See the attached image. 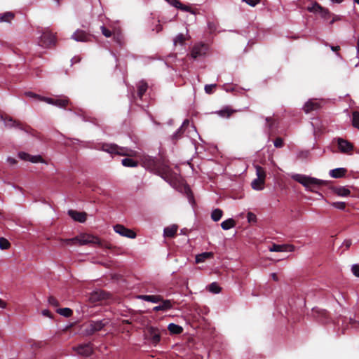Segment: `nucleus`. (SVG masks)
I'll use <instances>...</instances> for the list:
<instances>
[{
  "instance_id": "f257e3e1",
  "label": "nucleus",
  "mask_w": 359,
  "mask_h": 359,
  "mask_svg": "<svg viewBox=\"0 0 359 359\" xmlns=\"http://www.w3.org/2000/svg\"><path fill=\"white\" fill-rule=\"evenodd\" d=\"M149 165L151 166L154 170L162 178L166 181H170L175 178V173L170 168L168 163L162 158H149L148 160Z\"/></svg>"
},
{
  "instance_id": "f03ea898",
  "label": "nucleus",
  "mask_w": 359,
  "mask_h": 359,
  "mask_svg": "<svg viewBox=\"0 0 359 359\" xmlns=\"http://www.w3.org/2000/svg\"><path fill=\"white\" fill-rule=\"evenodd\" d=\"M292 179L302 184L306 189L312 192H316L315 188H318L321 186L327 185V182L319 180L310 176L294 174L291 176Z\"/></svg>"
},
{
  "instance_id": "7ed1b4c3",
  "label": "nucleus",
  "mask_w": 359,
  "mask_h": 359,
  "mask_svg": "<svg viewBox=\"0 0 359 359\" xmlns=\"http://www.w3.org/2000/svg\"><path fill=\"white\" fill-rule=\"evenodd\" d=\"M100 239L97 237L89 234H83L73 238L64 239L62 243L67 245H83L88 243H98Z\"/></svg>"
},
{
  "instance_id": "20e7f679",
  "label": "nucleus",
  "mask_w": 359,
  "mask_h": 359,
  "mask_svg": "<svg viewBox=\"0 0 359 359\" xmlns=\"http://www.w3.org/2000/svg\"><path fill=\"white\" fill-rule=\"evenodd\" d=\"M110 323L109 318L98 320H90L86 324L85 332L87 335H93L100 331H105V327Z\"/></svg>"
},
{
  "instance_id": "39448f33",
  "label": "nucleus",
  "mask_w": 359,
  "mask_h": 359,
  "mask_svg": "<svg viewBox=\"0 0 359 359\" xmlns=\"http://www.w3.org/2000/svg\"><path fill=\"white\" fill-rule=\"evenodd\" d=\"M102 150L111 154H117L120 156H133L135 151L127 147H119L115 144H103Z\"/></svg>"
},
{
  "instance_id": "423d86ee",
  "label": "nucleus",
  "mask_w": 359,
  "mask_h": 359,
  "mask_svg": "<svg viewBox=\"0 0 359 359\" xmlns=\"http://www.w3.org/2000/svg\"><path fill=\"white\" fill-rule=\"evenodd\" d=\"M334 140L337 142L338 149L341 153L349 154L354 149L353 144L345 139L337 137Z\"/></svg>"
},
{
  "instance_id": "0eeeda50",
  "label": "nucleus",
  "mask_w": 359,
  "mask_h": 359,
  "mask_svg": "<svg viewBox=\"0 0 359 359\" xmlns=\"http://www.w3.org/2000/svg\"><path fill=\"white\" fill-rule=\"evenodd\" d=\"M114 230L116 233L120 234L122 236L135 238L136 237V233L131 229L125 227L122 224H116L114 226Z\"/></svg>"
},
{
  "instance_id": "6e6552de",
  "label": "nucleus",
  "mask_w": 359,
  "mask_h": 359,
  "mask_svg": "<svg viewBox=\"0 0 359 359\" xmlns=\"http://www.w3.org/2000/svg\"><path fill=\"white\" fill-rule=\"evenodd\" d=\"M72 38L76 41L88 42L92 41L93 36L83 30L77 29Z\"/></svg>"
},
{
  "instance_id": "1a4fd4ad",
  "label": "nucleus",
  "mask_w": 359,
  "mask_h": 359,
  "mask_svg": "<svg viewBox=\"0 0 359 359\" xmlns=\"http://www.w3.org/2000/svg\"><path fill=\"white\" fill-rule=\"evenodd\" d=\"M208 50V46L205 43H198L194 46L191 50V57L197 58L206 54Z\"/></svg>"
},
{
  "instance_id": "9d476101",
  "label": "nucleus",
  "mask_w": 359,
  "mask_h": 359,
  "mask_svg": "<svg viewBox=\"0 0 359 359\" xmlns=\"http://www.w3.org/2000/svg\"><path fill=\"white\" fill-rule=\"evenodd\" d=\"M79 355L89 356L93 353V348L90 344H81L73 348Z\"/></svg>"
},
{
  "instance_id": "9b49d317",
  "label": "nucleus",
  "mask_w": 359,
  "mask_h": 359,
  "mask_svg": "<svg viewBox=\"0 0 359 359\" xmlns=\"http://www.w3.org/2000/svg\"><path fill=\"white\" fill-rule=\"evenodd\" d=\"M148 337L151 343L156 345L161 341V332L156 327H150L148 329Z\"/></svg>"
},
{
  "instance_id": "f8f14e48",
  "label": "nucleus",
  "mask_w": 359,
  "mask_h": 359,
  "mask_svg": "<svg viewBox=\"0 0 359 359\" xmlns=\"http://www.w3.org/2000/svg\"><path fill=\"white\" fill-rule=\"evenodd\" d=\"M46 48H54L57 45V39L56 34L53 33L46 27Z\"/></svg>"
},
{
  "instance_id": "ddd939ff",
  "label": "nucleus",
  "mask_w": 359,
  "mask_h": 359,
  "mask_svg": "<svg viewBox=\"0 0 359 359\" xmlns=\"http://www.w3.org/2000/svg\"><path fill=\"white\" fill-rule=\"evenodd\" d=\"M295 247L292 245L289 244H283L278 245L273 243L270 248L269 250L271 252H293L294 250Z\"/></svg>"
},
{
  "instance_id": "4468645a",
  "label": "nucleus",
  "mask_w": 359,
  "mask_h": 359,
  "mask_svg": "<svg viewBox=\"0 0 359 359\" xmlns=\"http://www.w3.org/2000/svg\"><path fill=\"white\" fill-rule=\"evenodd\" d=\"M18 157L24 161H28L32 163H39V162H43V158L40 155H30L25 152H20L18 154Z\"/></svg>"
},
{
  "instance_id": "2eb2a0df",
  "label": "nucleus",
  "mask_w": 359,
  "mask_h": 359,
  "mask_svg": "<svg viewBox=\"0 0 359 359\" xmlns=\"http://www.w3.org/2000/svg\"><path fill=\"white\" fill-rule=\"evenodd\" d=\"M161 304L158 306H154L153 308V311L155 312H158L160 311H166L172 308V301L170 299H163L160 302Z\"/></svg>"
},
{
  "instance_id": "dca6fc26",
  "label": "nucleus",
  "mask_w": 359,
  "mask_h": 359,
  "mask_svg": "<svg viewBox=\"0 0 359 359\" xmlns=\"http://www.w3.org/2000/svg\"><path fill=\"white\" fill-rule=\"evenodd\" d=\"M69 215L75 221L79 222H84L86 220L87 215L84 212H78L73 210H69L68 211Z\"/></svg>"
},
{
  "instance_id": "f3484780",
  "label": "nucleus",
  "mask_w": 359,
  "mask_h": 359,
  "mask_svg": "<svg viewBox=\"0 0 359 359\" xmlns=\"http://www.w3.org/2000/svg\"><path fill=\"white\" fill-rule=\"evenodd\" d=\"M313 312L315 313L316 317L319 318L323 323H327L328 322L329 313L326 310L314 309H313Z\"/></svg>"
},
{
  "instance_id": "a211bd4d",
  "label": "nucleus",
  "mask_w": 359,
  "mask_h": 359,
  "mask_svg": "<svg viewBox=\"0 0 359 359\" xmlns=\"http://www.w3.org/2000/svg\"><path fill=\"white\" fill-rule=\"evenodd\" d=\"M189 125V120H184L181 127L173 134L172 137V140L177 141L179 139H180L184 133L185 129L188 127Z\"/></svg>"
},
{
  "instance_id": "6ab92c4d",
  "label": "nucleus",
  "mask_w": 359,
  "mask_h": 359,
  "mask_svg": "<svg viewBox=\"0 0 359 359\" xmlns=\"http://www.w3.org/2000/svg\"><path fill=\"white\" fill-rule=\"evenodd\" d=\"M46 103L51 104L60 107H65L68 104V100L67 99L46 97Z\"/></svg>"
},
{
  "instance_id": "aec40b11",
  "label": "nucleus",
  "mask_w": 359,
  "mask_h": 359,
  "mask_svg": "<svg viewBox=\"0 0 359 359\" xmlns=\"http://www.w3.org/2000/svg\"><path fill=\"white\" fill-rule=\"evenodd\" d=\"M320 107V105L318 102L309 100L305 103L303 109L305 111V113L308 114L312 111L318 109Z\"/></svg>"
},
{
  "instance_id": "412c9836",
  "label": "nucleus",
  "mask_w": 359,
  "mask_h": 359,
  "mask_svg": "<svg viewBox=\"0 0 359 359\" xmlns=\"http://www.w3.org/2000/svg\"><path fill=\"white\" fill-rule=\"evenodd\" d=\"M332 189L339 196H347L351 194L350 190L345 187H334Z\"/></svg>"
},
{
  "instance_id": "4be33fe9",
  "label": "nucleus",
  "mask_w": 359,
  "mask_h": 359,
  "mask_svg": "<svg viewBox=\"0 0 359 359\" xmlns=\"http://www.w3.org/2000/svg\"><path fill=\"white\" fill-rule=\"evenodd\" d=\"M347 170L344 168H339L331 170L330 171V175L333 178H341L345 176Z\"/></svg>"
},
{
  "instance_id": "5701e85b",
  "label": "nucleus",
  "mask_w": 359,
  "mask_h": 359,
  "mask_svg": "<svg viewBox=\"0 0 359 359\" xmlns=\"http://www.w3.org/2000/svg\"><path fill=\"white\" fill-rule=\"evenodd\" d=\"M139 298L149 302L158 303L162 300L161 295H140Z\"/></svg>"
},
{
  "instance_id": "b1692460",
  "label": "nucleus",
  "mask_w": 359,
  "mask_h": 359,
  "mask_svg": "<svg viewBox=\"0 0 359 359\" xmlns=\"http://www.w3.org/2000/svg\"><path fill=\"white\" fill-rule=\"evenodd\" d=\"M177 225H172L170 226H167L164 229V236L168 238H173L175 236L177 231Z\"/></svg>"
},
{
  "instance_id": "393cba45",
  "label": "nucleus",
  "mask_w": 359,
  "mask_h": 359,
  "mask_svg": "<svg viewBox=\"0 0 359 359\" xmlns=\"http://www.w3.org/2000/svg\"><path fill=\"white\" fill-rule=\"evenodd\" d=\"M213 256H214V254L211 252H203L201 254L196 255V263L203 262L206 259L213 257Z\"/></svg>"
},
{
  "instance_id": "a878e982",
  "label": "nucleus",
  "mask_w": 359,
  "mask_h": 359,
  "mask_svg": "<svg viewBox=\"0 0 359 359\" xmlns=\"http://www.w3.org/2000/svg\"><path fill=\"white\" fill-rule=\"evenodd\" d=\"M148 85L147 83L142 81L137 85V96L142 99L146 91L147 90Z\"/></svg>"
},
{
  "instance_id": "bb28decb",
  "label": "nucleus",
  "mask_w": 359,
  "mask_h": 359,
  "mask_svg": "<svg viewBox=\"0 0 359 359\" xmlns=\"http://www.w3.org/2000/svg\"><path fill=\"white\" fill-rule=\"evenodd\" d=\"M0 118L4 121L6 127L13 128V127H20V124L17 123L15 121L13 120L11 118L6 117L4 118L2 116H0Z\"/></svg>"
},
{
  "instance_id": "cd10ccee",
  "label": "nucleus",
  "mask_w": 359,
  "mask_h": 359,
  "mask_svg": "<svg viewBox=\"0 0 359 359\" xmlns=\"http://www.w3.org/2000/svg\"><path fill=\"white\" fill-rule=\"evenodd\" d=\"M168 330L171 334H179L183 332V328L175 323H170L168 326Z\"/></svg>"
},
{
  "instance_id": "c85d7f7f",
  "label": "nucleus",
  "mask_w": 359,
  "mask_h": 359,
  "mask_svg": "<svg viewBox=\"0 0 359 359\" xmlns=\"http://www.w3.org/2000/svg\"><path fill=\"white\" fill-rule=\"evenodd\" d=\"M236 221L232 218H229L221 223V227L224 230H229V229L234 227L236 226Z\"/></svg>"
},
{
  "instance_id": "c756f323",
  "label": "nucleus",
  "mask_w": 359,
  "mask_h": 359,
  "mask_svg": "<svg viewBox=\"0 0 359 359\" xmlns=\"http://www.w3.org/2000/svg\"><path fill=\"white\" fill-rule=\"evenodd\" d=\"M264 182L265 181L256 178L252 182L251 186L255 190H262L264 189Z\"/></svg>"
},
{
  "instance_id": "7c9ffc66",
  "label": "nucleus",
  "mask_w": 359,
  "mask_h": 359,
  "mask_svg": "<svg viewBox=\"0 0 359 359\" xmlns=\"http://www.w3.org/2000/svg\"><path fill=\"white\" fill-rule=\"evenodd\" d=\"M104 299V292L102 291L95 292L91 294L90 299L93 302H98L101 299Z\"/></svg>"
},
{
  "instance_id": "2f4dec72",
  "label": "nucleus",
  "mask_w": 359,
  "mask_h": 359,
  "mask_svg": "<svg viewBox=\"0 0 359 359\" xmlns=\"http://www.w3.org/2000/svg\"><path fill=\"white\" fill-rule=\"evenodd\" d=\"M222 215L223 211L219 208H217L212 210L211 213V218L214 222H218L219 220H220Z\"/></svg>"
},
{
  "instance_id": "473e14b6",
  "label": "nucleus",
  "mask_w": 359,
  "mask_h": 359,
  "mask_svg": "<svg viewBox=\"0 0 359 359\" xmlns=\"http://www.w3.org/2000/svg\"><path fill=\"white\" fill-rule=\"evenodd\" d=\"M234 112H236L235 110L231 109L228 107H226L224 109H221L217 112V114L223 117V118H229L230 117Z\"/></svg>"
},
{
  "instance_id": "72a5a7b5",
  "label": "nucleus",
  "mask_w": 359,
  "mask_h": 359,
  "mask_svg": "<svg viewBox=\"0 0 359 359\" xmlns=\"http://www.w3.org/2000/svg\"><path fill=\"white\" fill-rule=\"evenodd\" d=\"M121 163L125 167H136L138 164L137 161L129 158H123Z\"/></svg>"
},
{
  "instance_id": "f704fd0d",
  "label": "nucleus",
  "mask_w": 359,
  "mask_h": 359,
  "mask_svg": "<svg viewBox=\"0 0 359 359\" xmlns=\"http://www.w3.org/2000/svg\"><path fill=\"white\" fill-rule=\"evenodd\" d=\"M56 311L57 313L67 318L72 316L73 314L72 310L69 308L57 309Z\"/></svg>"
},
{
  "instance_id": "c9c22d12",
  "label": "nucleus",
  "mask_w": 359,
  "mask_h": 359,
  "mask_svg": "<svg viewBox=\"0 0 359 359\" xmlns=\"http://www.w3.org/2000/svg\"><path fill=\"white\" fill-rule=\"evenodd\" d=\"M255 168H256V174L257 176V178H259V180H262L265 181L266 172H265L264 169L259 165H256Z\"/></svg>"
},
{
  "instance_id": "e433bc0d",
  "label": "nucleus",
  "mask_w": 359,
  "mask_h": 359,
  "mask_svg": "<svg viewBox=\"0 0 359 359\" xmlns=\"http://www.w3.org/2000/svg\"><path fill=\"white\" fill-rule=\"evenodd\" d=\"M352 124L353 127L359 129V112L357 111L352 114Z\"/></svg>"
},
{
  "instance_id": "4c0bfd02",
  "label": "nucleus",
  "mask_w": 359,
  "mask_h": 359,
  "mask_svg": "<svg viewBox=\"0 0 359 359\" xmlns=\"http://www.w3.org/2000/svg\"><path fill=\"white\" fill-rule=\"evenodd\" d=\"M14 17V15L11 12H7L1 15L0 20L1 22H10Z\"/></svg>"
},
{
  "instance_id": "58836bf2",
  "label": "nucleus",
  "mask_w": 359,
  "mask_h": 359,
  "mask_svg": "<svg viewBox=\"0 0 359 359\" xmlns=\"http://www.w3.org/2000/svg\"><path fill=\"white\" fill-rule=\"evenodd\" d=\"M209 290L215 294H217L221 291V287L217 283H212L208 286Z\"/></svg>"
},
{
  "instance_id": "ea45409f",
  "label": "nucleus",
  "mask_w": 359,
  "mask_h": 359,
  "mask_svg": "<svg viewBox=\"0 0 359 359\" xmlns=\"http://www.w3.org/2000/svg\"><path fill=\"white\" fill-rule=\"evenodd\" d=\"M25 95L28 97L33 98L41 102H43L45 100V98L43 97L38 95L32 92H26Z\"/></svg>"
},
{
  "instance_id": "a19ab883",
  "label": "nucleus",
  "mask_w": 359,
  "mask_h": 359,
  "mask_svg": "<svg viewBox=\"0 0 359 359\" xmlns=\"http://www.w3.org/2000/svg\"><path fill=\"white\" fill-rule=\"evenodd\" d=\"M11 244L9 241L5 238H0V249L7 250L10 248Z\"/></svg>"
},
{
  "instance_id": "79ce46f5",
  "label": "nucleus",
  "mask_w": 359,
  "mask_h": 359,
  "mask_svg": "<svg viewBox=\"0 0 359 359\" xmlns=\"http://www.w3.org/2000/svg\"><path fill=\"white\" fill-rule=\"evenodd\" d=\"M323 7H322L319 4L315 3L311 7L308 8V10L310 12L320 13L323 10Z\"/></svg>"
},
{
  "instance_id": "37998d69",
  "label": "nucleus",
  "mask_w": 359,
  "mask_h": 359,
  "mask_svg": "<svg viewBox=\"0 0 359 359\" xmlns=\"http://www.w3.org/2000/svg\"><path fill=\"white\" fill-rule=\"evenodd\" d=\"M331 205L337 209L344 210L346 208V203L345 202H333Z\"/></svg>"
},
{
  "instance_id": "c03bdc74",
  "label": "nucleus",
  "mask_w": 359,
  "mask_h": 359,
  "mask_svg": "<svg viewBox=\"0 0 359 359\" xmlns=\"http://www.w3.org/2000/svg\"><path fill=\"white\" fill-rule=\"evenodd\" d=\"M248 222L254 224L257 222V216L252 212H249L247 215Z\"/></svg>"
},
{
  "instance_id": "a18cd8bd",
  "label": "nucleus",
  "mask_w": 359,
  "mask_h": 359,
  "mask_svg": "<svg viewBox=\"0 0 359 359\" xmlns=\"http://www.w3.org/2000/svg\"><path fill=\"white\" fill-rule=\"evenodd\" d=\"M320 13L321 15V17L325 20L329 19L332 16V14L328 11V9L325 8H323V10L320 12Z\"/></svg>"
},
{
  "instance_id": "49530a36",
  "label": "nucleus",
  "mask_w": 359,
  "mask_h": 359,
  "mask_svg": "<svg viewBox=\"0 0 359 359\" xmlns=\"http://www.w3.org/2000/svg\"><path fill=\"white\" fill-rule=\"evenodd\" d=\"M217 87V84H210L205 86V91L207 94H212Z\"/></svg>"
},
{
  "instance_id": "de8ad7c7",
  "label": "nucleus",
  "mask_w": 359,
  "mask_h": 359,
  "mask_svg": "<svg viewBox=\"0 0 359 359\" xmlns=\"http://www.w3.org/2000/svg\"><path fill=\"white\" fill-rule=\"evenodd\" d=\"M185 41V37L182 34H180L176 36V38L174 40L175 44L180 43L181 45L184 44Z\"/></svg>"
},
{
  "instance_id": "09e8293b",
  "label": "nucleus",
  "mask_w": 359,
  "mask_h": 359,
  "mask_svg": "<svg viewBox=\"0 0 359 359\" xmlns=\"http://www.w3.org/2000/svg\"><path fill=\"white\" fill-rule=\"evenodd\" d=\"M266 127L269 130H271L275 123V120L272 117L266 118Z\"/></svg>"
},
{
  "instance_id": "8fccbe9b",
  "label": "nucleus",
  "mask_w": 359,
  "mask_h": 359,
  "mask_svg": "<svg viewBox=\"0 0 359 359\" xmlns=\"http://www.w3.org/2000/svg\"><path fill=\"white\" fill-rule=\"evenodd\" d=\"M273 144H274L275 147H276V148H281V147H283V145H284V142H283V138H281L280 137L276 138L274 142H273Z\"/></svg>"
},
{
  "instance_id": "3c124183",
  "label": "nucleus",
  "mask_w": 359,
  "mask_h": 359,
  "mask_svg": "<svg viewBox=\"0 0 359 359\" xmlns=\"http://www.w3.org/2000/svg\"><path fill=\"white\" fill-rule=\"evenodd\" d=\"M178 9H180L181 11H183L189 12V13H193V14L196 13L194 12V11L190 6L184 5L183 4H182V6H180Z\"/></svg>"
},
{
  "instance_id": "603ef678",
  "label": "nucleus",
  "mask_w": 359,
  "mask_h": 359,
  "mask_svg": "<svg viewBox=\"0 0 359 359\" xmlns=\"http://www.w3.org/2000/svg\"><path fill=\"white\" fill-rule=\"evenodd\" d=\"M48 302L50 305L53 306L54 307L57 308L59 306V302L54 297H52V296L49 297Z\"/></svg>"
},
{
  "instance_id": "864d4df0",
  "label": "nucleus",
  "mask_w": 359,
  "mask_h": 359,
  "mask_svg": "<svg viewBox=\"0 0 359 359\" xmlns=\"http://www.w3.org/2000/svg\"><path fill=\"white\" fill-rule=\"evenodd\" d=\"M102 34L106 37H110L111 36V32L104 26L100 27Z\"/></svg>"
},
{
  "instance_id": "5fc2aeb1",
  "label": "nucleus",
  "mask_w": 359,
  "mask_h": 359,
  "mask_svg": "<svg viewBox=\"0 0 359 359\" xmlns=\"http://www.w3.org/2000/svg\"><path fill=\"white\" fill-rule=\"evenodd\" d=\"M167 2H168L170 5L175 6V8H178L180 6H182V3L180 0H165Z\"/></svg>"
},
{
  "instance_id": "6e6d98bb",
  "label": "nucleus",
  "mask_w": 359,
  "mask_h": 359,
  "mask_svg": "<svg viewBox=\"0 0 359 359\" xmlns=\"http://www.w3.org/2000/svg\"><path fill=\"white\" fill-rule=\"evenodd\" d=\"M351 270L355 276L359 277V264L353 265Z\"/></svg>"
},
{
  "instance_id": "4d7b16f0",
  "label": "nucleus",
  "mask_w": 359,
  "mask_h": 359,
  "mask_svg": "<svg viewBox=\"0 0 359 359\" xmlns=\"http://www.w3.org/2000/svg\"><path fill=\"white\" fill-rule=\"evenodd\" d=\"M243 1L251 6H255L260 1V0H243Z\"/></svg>"
},
{
  "instance_id": "13d9d810",
  "label": "nucleus",
  "mask_w": 359,
  "mask_h": 359,
  "mask_svg": "<svg viewBox=\"0 0 359 359\" xmlns=\"http://www.w3.org/2000/svg\"><path fill=\"white\" fill-rule=\"evenodd\" d=\"M332 51L335 52L338 56H340L339 51L340 50V46H330Z\"/></svg>"
},
{
  "instance_id": "bf43d9fd",
  "label": "nucleus",
  "mask_w": 359,
  "mask_h": 359,
  "mask_svg": "<svg viewBox=\"0 0 359 359\" xmlns=\"http://www.w3.org/2000/svg\"><path fill=\"white\" fill-rule=\"evenodd\" d=\"M208 27L211 32H215L216 30V25L214 22H209Z\"/></svg>"
},
{
  "instance_id": "052dcab7",
  "label": "nucleus",
  "mask_w": 359,
  "mask_h": 359,
  "mask_svg": "<svg viewBox=\"0 0 359 359\" xmlns=\"http://www.w3.org/2000/svg\"><path fill=\"white\" fill-rule=\"evenodd\" d=\"M81 58L80 56H74L72 59V64L74 63H79L80 62Z\"/></svg>"
},
{
  "instance_id": "680f3d73",
  "label": "nucleus",
  "mask_w": 359,
  "mask_h": 359,
  "mask_svg": "<svg viewBox=\"0 0 359 359\" xmlns=\"http://www.w3.org/2000/svg\"><path fill=\"white\" fill-rule=\"evenodd\" d=\"M341 20L340 16L339 15H333L332 20L330 21V25H332L334 22Z\"/></svg>"
},
{
  "instance_id": "e2e57ef3",
  "label": "nucleus",
  "mask_w": 359,
  "mask_h": 359,
  "mask_svg": "<svg viewBox=\"0 0 359 359\" xmlns=\"http://www.w3.org/2000/svg\"><path fill=\"white\" fill-rule=\"evenodd\" d=\"M6 305H7L6 303L0 298V308L1 309H6Z\"/></svg>"
},
{
  "instance_id": "0e129e2a",
  "label": "nucleus",
  "mask_w": 359,
  "mask_h": 359,
  "mask_svg": "<svg viewBox=\"0 0 359 359\" xmlns=\"http://www.w3.org/2000/svg\"><path fill=\"white\" fill-rule=\"evenodd\" d=\"M7 161L10 163V164H15L16 163V160L15 158H8L7 159Z\"/></svg>"
},
{
  "instance_id": "69168bd1",
  "label": "nucleus",
  "mask_w": 359,
  "mask_h": 359,
  "mask_svg": "<svg viewBox=\"0 0 359 359\" xmlns=\"http://www.w3.org/2000/svg\"><path fill=\"white\" fill-rule=\"evenodd\" d=\"M271 277L273 278V280L275 281H278V275L276 273H271Z\"/></svg>"
},
{
  "instance_id": "338daca9",
  "label": "nucleus",
  "mask_w": 359,
  "mask_h": 359,
  "mask_svg": "<svg viewBox=\"0 0 359 359\" xmlns=\"http://www.w3.org/2000/svg\"><path fill=\"white\" fill-rule=\"evenodd\" d=\"M189 191L191 192L190 190ZM189 200L191 203L194 202V196L191 193L189 195Z\"/></svg>"
},
{
  "instance_id": "774afa93",
  "label": "nucleus",
  "mask_w": 359,
  "mask_h": 359,
  "mask_svg": "<svg viewBox=\"0 0 359 359\" xmlns=\"http://www.w3.org/2000/svg\"><path fill=\"white\" fill-rule=\"evenodd\" d=\"M344 244L346 245V247L348 248L351 245V242L350 241H345Z\"/></svg>"
}]
</instances>
